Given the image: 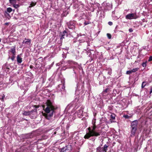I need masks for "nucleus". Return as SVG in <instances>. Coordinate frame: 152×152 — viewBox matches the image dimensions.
<instances>
[{"label":"nucleus","instance_id":"obj_20","mask_svg":"<svg viewBox=\"0 0 152 152\" xmlns=\"http://www.w3.org/2000/svg\"><path fill=\"white\" fill-rule=\"evenodd\" d=\"M9 1L10 3L11 4H15L16 3V0H9Z\"/></svg>","mask_w":152,"mask_h":152},{"label":"nucleus","instance_id":"obj_5","mask_svg":"<svg viewBox=\"0 0 152 152\" xmlns=\"http://www.w3.org/2000/svg\"><path fill=\"white\" fill-rule=\"evenodd\" d=\"M67 32L65 31H64L62 33H61L60 41H62L63 39L66 37L67 36Z\"/></svg>","mask_w":152,"mask_h":152},{"label":"nucleus","instance_id":"obj_7","mask_svg":"<svg viewBox=\"0 0 152 152\" xmlns=\"http://www.w3.org/2000/svg\"><path fill=\"white\" fill-rule=\"evenodd\" d=\"M68 25V27L69 29H75V23L74 21H70Z\"/></svg>","mask_w":152,"mask_h":152},{"label":"nucleus","instance_id":"obj_40","mask_svg":"<svg viewBox=\"0 0 152 152\" xmlns=\"http://www.w3.org/2000/svg\"><path fill=\"white\" fill-rule=\"evenodd\" d=\"M56 132H54L53 133V134H56Z\"/></svg>","mask_w":152,"mask_h":152},{"label":"nucleus","instance_id":"obj_23","mask_svg":"<svg viewBox=\"0 0 152 152\" xmlns=\"http://www.w3.org/2000/svg\"><path fill=\"white\" fill-rule=\"evenodd\" d=\"M101 148L100 147H99L96 148V152H101Z\"/></svg>","mask_w":152,"mask_h":152},{"label":"nucleus","instance_id":"obj_21","mask_svg":"<svg viewBox=\"0 0 152 152\" xmlns=\"http://www.w3.org/2000/svg\"><path fill=\"white\" fill-rule=\"evenodd\" d=\"M108 147V146L106 145H105L104 146V148H103V149H104V151L105 152H107V148Z\"/></svg>","mask_w":152,"mask_h":152},{"label":"nucleus","instance_id":"obj_36","mask_svg":"<svg viewBox=\"0 0 152 152\" xmlns=\"http://www.w3.org/2000/svg\"><path fill=\"white\" fill-rule=\"evenodd\" d=\"M129 32H132L133 31V30L132 28H130L129 29Z\"/></svg>","mask_w":152,"mask_h":152},{"label":"nucleus","instance_id":"obj_19","mask_svg":"<svg viewBox=\"0 0 152 152\" xmlns=\"http://www.w3.org/2000/svg\"><path fill=\"white\" fill-rule=\"evenodd\" d=\"M141 57V56L140 55H138V56L137 57V60L135 62H138L140 61H141V59L140 58V57Z\"/></svg>","mask_w":152,"mask_h":152},{"label":"nucleus","instance_id":"obj_1","mask_svg":"<svg viewBox=\"0 0 152 152\" xmlns=\"http://www.w3.org/2000/svg\"><path fill=\"white\" fill-rule=\"evenodd\" d=\"M46 105L47 107L45 108V111L47 113L46 118H48V116L51 117L53 116L56 108L49 100L47 101Z\"/></svg>","mask_w":152,"mask_h":152},{"label":"nucleus","instance_id":"obj_44","mask_svg":"<svg viewBox=\"0 0 152 152\" xmlns=\"http://www.w3.org/2000/svg\"><path fill=\"white\" fill-rule=\"evenodd\" d=\"M80 111H81V110ZM81 111H82V112H83V111L82 110H81Z\"/></svg>","mask_w":152,"mask_h":152},{"label":"nucleus","instance_id":"obj_32","mask_svg":"<svg viewBox=\"0 0 152 152\" xmlns=\"http://www.w3.org/2000/svg\"><path fill=\"white\" fill-rule=\"evenodd\" d=\"M124 117L126 118H129V116L127 115H124Z\"/></svg>","mask_w":152,"mask_h":152},{"label":"nucleus","instance_id":"obj_37","mask_svg":"<svg viewBox=\"0 0 152 152\" xmlns=\"http://www.w3.org/2000/svg\"><path fill=\"white\" fill-rule=\"evenodd\" d=\"M95 122H94V121H92V124H93V125H94V124H95Z\"/></svg>","mask_w":152,"mask_h":152},{"label":"nucleus","instance_id":"obj_26","mask_svg":"<svg viewBox=\"0 0 152 152\" xmlns=\"http://www.w3.org/2000/svg\"><path fill=\"white\" fill-rule=\"evenodd\" d=\"M107 37H108V38L109 39H111V34L109 33H107Z\"/></svg>","mask_w":152,"mask_h":152},{"label":"nucleus","instance_id":"obj_6","mask_svg":"<svg viewBox=\"0 0 152 152\" xmlns=\"http://www.w3.org/2000/svg\"><path fill=\"white\" fill-rule=\"evenodd\" d=\"M72 147L71 145H68L62 148L61 149V152H64L66 151H70L72 149Z\"/></svg>","mask_w":152,"mask_h":152},{"label":"nucleus","instance_id":"obj_8","mask_svg":"<svg viewBox=\"0 0 152 152\" xmlns=\"http://www.w3.org/2000/svg\"><path fill=\"white\" fill-rule=\"evenodd\" d=\"M89 130V132L87 133L84 137V138L85 139H88L90 137H93V136H91V135L90 133V131H92L91 128L90 127H89L88 128Z\"/></svg>","mask_w":152,"mask_h":152},{"label":"nucleus","instance_id":"obj_28","mask_svg":"<svg viewBox=\"0 0 152 152\" xmlns=\"http://www.w3.org/2000/svg\"><path fill=\"white\" fill-rule=\"evenodd\" d=\"M131 70L127 71H126V74L127 75H130L132 73Z\"/></svg>","mask_w":152,"mask_h":152},{"label":"nucleus","instance_id":"obj_24","mask_svg":"<svg viewBox=\"0 0 152 152\" xmlns=\"http://www.w3.org/2000/svg\"><path fill=\"white\" fill-rule=\"evenodd\" d=\"M60 87H61L62 88V90L61 91L64 90H65V87L64 86V85L63 84H60L59 86Z\"/></svg>","mask_w":152,"mask_h":152},{"label":"nucleus","instance_id":"obj_3","mask_svg":"<svg viewBox=\"0 0 152 152\" xmlns=\"http://www.w3.org/2000/svg\"><path fill=\"white\" fill-rule=\"evenodd\" d=\"M96 128V126L95 124H94V125L91 126V128L92 131H90V133L91 134V136L97 137L99 136L100 133L99 132H96L95 131V129Z\"/></svg>","mask_w":152,"mask_h":152},{"label":"nucleus","instance_id":"obj_31","mask_svg":"<svg viewBox=\"0 0 152 152\" xmlns=\"http://www.w3.org/2000/svg\"><path fill=\"white\" fill-rule=\"evenodd\" d=\"M12 57H11V60L13 61L15 59V55H12Z\"/></svg>","mask_w":152,"mask_h":152},{"label":"nucleus","instance_id":"obj_39","mask_svg":"<svg viewBox=\"0 0 152 152\" xmlns=\"http://www.w3.org/2000/svg\"><path fill=\"white\" fill-rule=\"evenodd\" d=\"M8 24H9V23H5V25H8Z\"/></svg>","mask_w":152,"mask_h":152},{"label":"nucleus","instance_id":"obj_16","mask_svg":"<svg viewBox=\"0 0 152 152\" xmlns=\"http://www.w3.org/2000/svg\"><path fill=\"white\" fill-rule=\"evenodd\" d=\"M12 5H13V7L15 9L18 8L20 6L18 4H15V3Z\"/></svg>","mask_w":152,"mask_h":152},{"label":"nucleus","instance_id":"obj_15","mask_svg":"<svg viewBox=\"0 0 152 152\" xmlns=\"http://www.w3.org/2000/svg\"><path fill=\"white\" fill-rule=\"evenodd\" d=\"M4 15L9 20L11 18V16L7 12H4Z\"/></svg>","mask_w":152,"mask_h":152},{"label":"nucleus","instance_id":"obj_11","mask_svg":"<svg viewBox=\"0 0 152 152\" xmlns=\"http://www.w3.org/2000/svg\"><path fill=\"white\" fill-rule=\"evenodd\" d=\"M131 134L134 136V135L135 134L136 132L137 128L134 127H131Z\"/></svg>","mask_w":152,"mask_h":152},{"label":"nucleus","instance_id":"obj_14","mask_svg":"<svg viewBox=\"0 0 152 152\" xmlns=\"http://www.w3.org/2000/svg\"><path fill=\"white\" fill-rule=\"evenodd\" d=\"M9 53H12V55H15L16 51L15 48H12L11 49L10 51H9Z\"/></svg>","mask_w":152,"mask_h":152},{"label":"nucleus","instance_id":"obj_2","mask_svg":"<svg viewBox=\"0 0 152 152\" xmlns=\"http://www.w3.org/2000/svg\"><path fill=\"white\" fill-rule=\"evenodd\" d=\"M23 114L25 116L30 115L31 118H34L37 116V110L35 109L31 111H24Z\"/></svg>","mask_w":152,"mask_h":152},{"label":"nucleus","instance_id":"obj_34","mask_svg":"<svg viewBox=\"0 0 152 152\" xmlns=\"http://www.w3.org/2000/svg\"><path fill=\"white\" fill-rule=\"evenodd\" d=\"M108 24L110 25V26H111L113 25V23L111 21H109L108 22Z\"/></svg>","mask_w":152,"mask_h":152},{"label":"nucleus","instance_id":"obj_18","mask_svg":"<svg viewBox=\"0 0 152 152\" xmlns=\"http://www.w3.org/2000/svg\"><path fill=\"white\" fill-rule=\"evenodd\" d=\"M139 69V68H133L132 70H131L132 72H136L138 71Z\"/></svg>","mask_w":152,"mask_h":152},{"label":"nucleus","instance_id":"obj_41","mask_svg":"<svg viewBox=\"0 0 152 152\" xmlns=\"http://www.w3.org/2000/svg\"><path fill=\"white\" fill-rule=\"evenodd\" d=\"M4 98V96H2V99Z\"/></svg>","mask_w":152,"mask_h":152},{"label":"nucleus","instance_id":"obj_43","mask_svg":"<svg viewBox=\"0 0 152 152\" xmlns=\"http://www.w3.org/2000/svg\"><path fill=\"white\" fill-rule=\"evenodd\" d=\"M1 39L0 38V42H1Z\"/></svg>","mask_w":152,"mask_h":152},{"label":"nucleus","instance_id":"obj_22","mask_svg":"<svg viewBox=\"0 0 152 152\" xmlns=\"http://www.w3.org/2000/svg\"><path fill=\"white\" fill-rule=\"evenodd\" d=\"M115 115L113 113L110 116L111 118L113 120H114L115 119Z\"/></svg>","mask_w":152,"mask_h":152},{"label":"nucleus","instance_id":"obj_4","mask_svg":"<svg viewBox=\"0 0 152 152\" xmlns=\"http://www.w3.org/2000/svg\"><path fill=\"white\" fill-rule=\"evenodd\" d=\"M126 18L127 19L131 20L132 19H136L138 18L136 12L129 13L126 16Z\"/></svg>","mask_w":152,"mask_h":152},{"label":"nucleus","instance_id":"obj_13","mask_svg":"<svg viewBox=\"0 0 152 152\" xmlns=\"http://www.w3.org/2000/svg\"><path fill=\"white\" fill-rule=\"evenodd\" d=\"M17 61L18 63H21L22 62V58L19 55H18L17 57Z\"/></svg>","mask_w":152,"mask_h":152},{"label":"nucleus","instance_id":"obj_17","mask_svg":"<svg viewBox=\"0 0 152 152\" xmlns=\"http://www.w3.org/2000/svg\"><path fill=\"white\" fill-rule=\"evenodd\" d=\"M12 9L11 7H9L7 8V11L5 12H7L10 13L12 11Z\"/></svg>","mask_w":152,"mask_h":152},{"label":"nucleus","instance_id":"obj_12","mask_svg":"<svg viewBox=\"0 0 152 152\" xmlns=\"http://www.w3.org/2000/svg\"><path fill=\"white\" fill-rule=\"evenodd\" d=\"M31 40L28 39H25L23 41V44H26L28 45H30L31 43Z\"/></svg>","mask_w":152,"mask_h":152},{"label":"nucleus","instance_id":"obj_33","mask_svg":"<svg viewBox=\"0 0 152 152\" xmlns=\"http://www.w3.org/2000/svg\"><path fill=\"white\" fill-rule=\"evenodd\" d=\"M152 61V56H151L149 57L148 61Z\"/></svg>","mask_w":152,"mask_h":152},{"label":"nucleus","instance_id":"obj_38","mask_svg":"<svg viewBox=\"0 0 152 152\" xmlns=\"http://www.w3.org/2000/svg\"><path fill=\"white\" fill-rule=\"evenodd\" d=\"M152 92V87L151 88V91H150V93H151Z\"/></svg>","mask_w":152,"mask_h":152},{"label":"nucleus","instance_id":"obj_25","mask_svg":"<svg viewBox=\"0 0 152 152\" xmlns=\"http://www.w3.org/2000/svg\"><path fill=\"white\" fill-rule=\"evenodd\" d=\"M36 4V3H34L33 2H31V4L30 5V7H32L34 6Z\"/></svg>","mask_w":152,"mask_h":152},{"label":"nucleus","instance_id":"obj_10","mask_svg":"<svg viewBox=\"0 0 152 152\" xmlns=\"http://www.w3.org/2000/svg\"><path fill=\"white\" fill-rule=\"evenodd\" d=\"M138 124V121L137 120L133 121L131 124V127H137Z\"/></svg>","mask_w":152,"mask_h":152},{"label":"nucleus","instance_id":"obj_30","mask_svg":"<svg viewBox=\"0 0 152 152\" xmlns=\"http://www.w3.org/2000/svg\"><path fill=\"white\" fill-rule=\"evenodd\" d=\"M142 65L143 67H146V62H143L142 64Z\"/></svg>","mask_w":152,"mask_h":152},{"label":"nucleus","instance_id":"obj_27","mask_svg":"<svg viewBox=\"0 0 152 152\" xmlns=\"http://www.w3.org/2000/svg\"><path fill=\"white\" fill-rule=\"evenodd\" d=\"M145 82H142V86H141L142 88H144V87L145 86Z\"/></svg>","mask_w":152,"mask_h":152},{"label":"nucleus","instance_id":"obj_9","mask_svg":"<svg viewBox=\"0 0 152 152\" xmlns=\"http://www.w3.org/2000/svg\"><path fill=\"white\" fill-rule=\"evenodd\" d=\"M84 41H82L79 40L78 41H77L76 42H74L73 44L75 47H78L79 45H80V43Z\"/></svg>","mask_w":152,"mask_h":152},{"label":"nucleus","instance_id":"obj_35","mask_svg":"<svg viewBox=\"0 0 152 152\" xmlns=\"http://www.w3.org/2000/svg\"><path fill=\"white\" fill-rule=\"evenodd\" d=\"M89 23L88 22L85 21L84 22V24L85 25H86L88 24Z\"/></svg>","mask_w":152,"mask_h":152},{"label":"nucleus","instance_id":"obj_29","mask_svg":"<svg viewBox=\"0 0 152 152\" xmlns=\"http://www.w3.org/2000/svg\"><path fill=\"white\" fill-rule=\"evenodd\" d=\"M109 90L108 88H107L104 89L103 91V94H105L107 92V91Z\"/></svg>","mask_w":152,"mask_h":152},{"label":"nucleus","instance_id":"obj_42","mask_svg":"<svg viewBox=\"0 0 152 152\" xmlns=\"http://www.w3.org/2000/svg\"><path fill=\"white\" fill-rule=\"evenodd\" d=\"M31 114L32 115H34L33 114V113H32Z\"/></svg>","mask_w":152,"mask_h":152}]
</instances>
